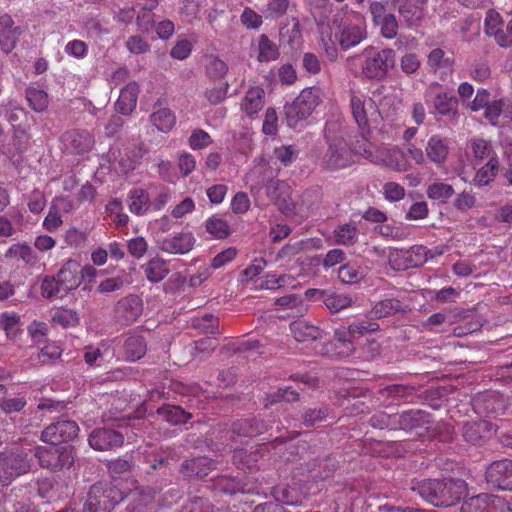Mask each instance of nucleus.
Returning <instances> with one entry per match:
<instances>
[{"label":"nucleus","instance_id":"nucleus-1","mask_svg":"<svg viewBox=\"0 0 512 512\" xmlns=\"http://www.w3.org/2000/svg\"><path fill=\"white\" fill-rule=\"evenodd\" d=\"M412 490L434 506H452L466 495L467 485L462 479H424L416 481Z\"/></svg>","mask_w":512,"mask_h":512},{"label":"nucleus","instance_id":"nucleus-2","mask_svg":"<svg viewBox=\"0 0 512 512\" xmlns=\"http://www.w3.org/2000/svg\"><path fill=\"white\" fill-rule=\"evenodd\" d=\"M334 24L335 38L343 49L358 45L366 36L365 19L358 12H341Z\"/></svg>","mask_w":512,"mask_h":512},{"label":"nucleus","instance_id":"nucleus-3","mask_svg":"<svg viewBox=\"0 0 512 512\" xmlns=\"http://www.w3.org/2000/svg\"><path fill=\"white\" fill-rule=\"evenodd\" d=\"M266 162L261 159L248 175V180L257 179L258 184L266 187V194L268 198L275 203L282 211H290L288 204L290 187L285 181L273 180L274 171H267Z\"/></svg>","mask_w":512,"mask_h":512},{"label":"nucleus","instance_id":"nucleus-4","mask_svg":"<svg viewBox=\"0 0 512 512\" xmlns=\"http://www.w3.org/2000/svg\"><path fill=\"white\" fill-rule=\"evenodd\" d=\"M124 499L123 492L109 482H98L89 489L82 512H112Z\"/></svg>","mask_w":512,"mask_h":512},{"label":"nucleus","instance_id":"nucleus-5","mask_svg":"<svg viewBox=\"0 0 512 512\" xmlns=\"http://www.w3.org/2000/svg\"><path fill=\"white\" fill-rule=\"evenodd\" d=\"M324 93L320 87H307L285 107L289 126L295 127L299 121L307 119L322 103Z\"/></svg>","mask_w":512,"mask_h":512},{"label":"nucleus","instance_id":"nucleus-6","mask_svg":"<svg viewBox=\"0 0 512 512\" xmlns=\"http://www.w3.org/2000/svg\"><path fill=\"white\" fill-rule=\"evenodd\" d=\"M362 73L369 79H382L394 66L395 53L392 49L378 50L368 47L363 51Z\"/></svg>","mask_w":512,"mask_h":512},{"label":"nucleus","instance_id":"nucleus-7","mask_svg":"<svg viewBox=\"0 0 512 512\" xmlns=\"http://www.w3.org/2000/svg\"><path fill=\"white\" fill-rule=\"evenodd\" d=\"M355 162L354 148H349L343 138H335L328 142V148L322 158L325 169L337 171L350 167Z\"/></svg>","mask_w":512,"mask_h":512},{"label":"nucleus","instance_id":"nucleus-8","mask_svg":"<svg viewBox=\"0 0 512 512\" xmlns=\"http://www.w3.org/2000/svg\"><path fill=\"white\" fill-rule=\"evenodd\" d=\"M35 456L41 467L51 471L69 469L75 460L71 446L57 447V445H52L49 448L37 447Z\"/></svg>","mask_w":512,"mask_h":512},{"label":"nucleus","instance_id":"nucleus-9","mask_svg":"<svg viewBox=\"0 0 512 512\" xmlns=\"http://www.w3.org/2000/svg\"><path fill=\"white\" fill-rule=\"evenodd\" d=\"M377 93V91H373L372 97L368 99L358 94H353L350 98L353 118L363 132L369 131L371 123L377 122L378 120V115L374 109Z\"/></svg>","mask_w":512,"mask_h":512},{"label":"nucleus","instance_id":"nucleus-10","mask_svg":"<svg viewBox=\"0 0 512 512\" xmlns=\"http://www.w3.org/2000/svg\"><path fill=\"white\" fill-rule=\"evenodd\" d=\"M427 260L426 248L421 245L409 249H392L388 254V261L395 270H407L418 267Z\"/></svg>","mask_w":512,"mask_h":512},{"label":"nucleus","instance_id":"nucleus-11","mask_svg":"<svg viewBox=\"0 0 512 512\" xmlns=\"http://www.w3.org/2000/svg\"><path fill=\"white\" fill-rule=\"evenodd\" d=\"M78 433L79 426L75 421L61 418L43 430L41 439L43 442L56 446L74 439Z\"/></svg>","mask_w":512,"mask_h":512},{"label":"nucleus","instance_id":"nucleus-12","mask_svg":"<svg viewBox=\"0 0 512 512\" xmlns=\"http://www.w3.org/2000/svg\"><path fill=\"white\" fill-rule=\"evenodd\" d=\"M31 465L24 454L0 456V483L9 485L15 478L27 473Z\"/></svg>","mask_w":512,"mask_h":512},{"label":"nucleus","instance_id":"nucleus-13","mask_svg":"<svg viewBox=\"0 0 512 512\" xmlns=\"http://www.w3.org/2000/svg\"><path fill=\"white\" fill-rule=\"evenodd\" d=\"M485 476L491 487L512 491V460L501 459L492 462L486 469Z\"/></svg>","mask_w":512,"mask_h":512},{"label":"nucleus","instance_id":"nucleus-14","mask_svg":"<svg viewBox=\"0 0 512 512\" xmlns=\"http://www.w3.org/2000/svg\"><path fill=\"white\" fill-rule=\"evenodd\" d=\"M195 242L196 239L191 232H180L157 239L156 246L162 252L183 255L193 249Z\"/></svg>","mask_w":512,"mask_h":512},{"label":"nucleus","instance_id":"nucleus-15","mask_svg":"<svg viewBox=\"0 0 512 512\" xmlns=\"http://www.w3.org/2000/svg\"><path fill=\"white\" fill-rule=\"evenodd\" d=\"M505 502L498 496L478 494L463 502L460 512H503Z\"/></svg>","mask_w":512,"mask_h":512},{"label":"nucleus","instance_id":"nucleus-16","mask_svg":"<svg viewBox=\"0 0 512 512\" xmlns=\"http://www.w3.org/2000/svg\"><path fill=\"white\" fill-rule=\"evenodd\" d=\"M61 141L66 151L72 154L89 152L94 145L93 136L86 130L72 129L66 131Z\"/></svg>","mask_w":512,"mask_h":512},{"label":"nucleus","instance_id":"nucleus-17","mask_svg":"<svg viewBox=\"0 0 512 512\" xmlns=\"http://www.w3.org/2000/svg\"><path fill=\"white\" fill-rule=\"evenodd\" d=\"M89 445L92 449L106 451L122 446L124 436L115 430L108 428H98L91 432L88 437Z\"/></svg>","mask_w":512,"mask_h":512},{"label":"nucleus","instance_id":"nucleus-18","mask_svg":"<svg viewBox=\"0 0 512 512\" xmlns=\"http://www.w3.org/2000/svg\"><path fill=\"white\" fill-rule=\"evenodd\" d=\"M449 152V139L440 134L430 136L425 144L426 160L433 163L436 167L444 166Z\"/></svg>","mask_w":512,"mask_h":512},{"label":"nucleus","instance_id":"nucleus-19","mask_svg":"<svg viewBox=\"0 0 512 512\" xmlns=\"http://www.w3.org/2000/svg\"><path fill=\"white\" fill-rule=\"evenodd\" d=\"M126 512H153L155 491L148 487L136 488L126 495Z\"/></svg>","mask_w":512,"mask_h":512},{"label":"nucleus","instance_id":"nucleus-20","mask_svg":"<svg viewBox=\"0 0 512 512\" xmlns=\"http://www.w3.org/2000/svg\"><path fill=\"white\" fill-rule=\"evenodd\" d=\"M216 468V464L208 457L201 456L184 460L180 472L187 478H204Z\"/></svg>","mask_w":512,"mask_h":512},{"label":"nucleus","instance_id":"nucleus-21","mask_svg":"<svg viewBox=\"0 0 512 512\" xmlns=\"http://www.w3.org/2000/svg\"><path fill=\"white\" fill-rule=\"evenodd\" d=\"M431 113L457 120L460 116L458 100L446 92L438 93L432 102Z\"/></svg>","mask_w":512,"mask_h":512},{"label":"nucleus","instance_id":"nucleus-22","mask_svg":"<svg viewBox=\"0 0 512 512\" xmlns=\"http://www.w3.org/2000/svg\"><path fill=\"white\" fill-rule=\"evenodd\" d=\"M379 165L396 172H406L411 168L410 162L405 159L404 150L398 146L384 145Z\"/></svg>","mask_w":512,"mask_h":512},{"label":"nucleus","instance_id":"nucleus-23","mask_svg":"<svg viewBox=\"0 0 512 512\" xmlns=\"http://www.w3.org/2000/svg\"><path fill=\"white\" fill-rule=\"evenodd\" d=\"M397 429L411 431L418 428H428L431 423L430 415L423 410H408L397 413Z\"/></svg>","mask_w":512,"mask_h":512},{"label":"nucleus","instance_id":"nucleus-24","mask_svg":"<svg viewBox=\"0 0 512 512\" xmlns=\"http://www.w3.org/2000/svg\"><path fill=\"white\" fill-rule=\"evenodd\" d=\"M21 35V29L14 26L11 16L5 14L0 17V47L8 54L14 48Z\"/></svg>","mask_w":512,"mask_h":512},{"label":"nucleus","instance_id":"nucleus-25","mask_svg":"<svg viewBox=\"0 0 512 512\" xmlns=\"http://www.w3.org/2000/svg\"><path fill=\"white\" fill-rule=\"evenodd\" d=\"M81 265L75 260L66 261L56 274L61 288L68 294L80 286Z\"/></svg>","mask_w":512,"mask_h":512},{"label":"nucleus","instance_id":"nucleus-26","mask_svg":"<svg viewBox=\"0 0 512 512\" xmlns=\"http://www.w3.org/2000/svg\"><path fill=\"white\" fill-rule=\"evenodd\" d=\"M142 313V304L139 297L129 295L121 299L116 306V314L125 323H132Z\"/></svg>","mask_w":512,"mask_h":512},{"label":"nucleus","instance_id":"nucleus-27","mask_svg":"<svg viewBox=\"0 0 512 512\" xmlns=\"http://www.w3.org/2000/svg\"><path fill=\"white\" fill-rule=\"evenodd\" d=\"M398 12L402 19L408 24H416L423 15L424 7L428 0H396Z\"/></svg>","mask_w":512,"mask_h":512},{"label":"nucleus","instance_id":"nucleus-28","mask_svg":"<svg viewBox=\"0 0 512 512\" xmlns=\"http://www.w3.org/2000/svg\"><path fill=\"white\" fill-rule=\"evenodd\" d=\"M290 330L294 339L298 342H308L323 338L324 330L309 324L305 320H297L290 324Z\"/></svg>","mask_w":512,"mask_h":512},{"label":"nucleus","instance_id":"nucleus-29","mask_svg":"<svg viewBox=\"0 0 512 512\" xmlns=\"http://www.w3.org/2000/svg\"><path fill=\"white\" fill-rule=\"evenodd\" d=\"M129 211L136 216L145 215L151 206L149 193L143 188H133L127 194Z\"/></svg>","mask_w":512,"mask_h":512},{"label":"nucleus","instance_id":"nucleus-30","mask_svg":"<svg viewBox=\"0 0 512 512\" xmlns=\"http://www.w3.org/2000/svg\"><path fill=\"white\" fill-rule=\"evenodd\" d=\"M139 86L136 82L128 83L121 89L119 98L115 104L116 109L123 115L130 114L137 105Z\"/></svg>","mask_w":512,"mask_h":512},{"label":"nucleus","instance_id":"nucleus-31","mask_svg":"<svg viewBox=\"0 0 512 512\" xmlns=\"http://www.w3.org/2000/svg\"><path fill=\"white\" fill-rule=\"evenodd\" d=\"M264 90L260 87H251L245 93L241 102V110L248 117H253L264 106Z\"/></svg>","mask_w":512,"mask_h":512},{"label":"nucleus","instance_id":"nucleus-32","mask_svg":"<svg viewBox=\"0 0 512 512\" xmlns=\"http://www.w3.org/2000/svg\"><path fill=\"white\" fill-rule=\"evenodd\" d=\"M146 342L140 335L128 336L122 345L123 357L130 362L139 360L146 353Z\"/></svg>","mask_w":512,"mask_h":512},{"label":"nucleus","instance_id":"nucleus-33","mask_svg":"<svg viewBox=\"0 0 512 512\" xmlns=\"http://www.w3.org/2000/svg\"><path fill=\"white\" fill-rule=\"evenodd\" d=\"M142 269L148 281L157 283L169 274L168 262L161 257H154L146 262Z\"/></svg>","mask_w":512,"mask_h":512},{"label":"nucleus","instance_id":"nucleus-34","mask_svg":"<svg viewBox=\"0 0 512 512\" xmlns=\"http://www.w3.org/2000/svg\"><path fill=\"white\" fill-rule=\"evenodd\" d=\"M499 170V159L492 158L490 161L480 167L473 177L471 184L476 187H484L494 181Z\"/></svg>","mask_w":512,"mask_h":512},{"label":"nucleus","instance_id":"nucleus-35","mask_svg":"<svg viewBox=\"0 0 512 512\" xmlns=\"http://www.w3.org/2000/svg\"><path fill=\"white\" fill-rule=\"evenodd\" d=\"M377 91V110L376 113L378 118H385L391 116L397 109L399 101L393 93H384L385 88L381 87L376 89Z\"/></svg>","mask_w":512,"mask_h":512},{"label":"nucleus","instance_id":"nucleus-36","mask_svg":"<svg viewBox=\"0 0 512 512\" xmlns=\"http://www.w3.org/2000/svg\"><path fill=\"white\" fill-rule=\"evenodd\" d=\"M150 122L158 131L168 133L176 124V116L169 108L160 107L150 115Z\"/></svg>","mask_w":512,"mask_h":512},{"label":"nucleus","instance_id":"nucleus-37","mask_svg":"<svg viewBox=\"0 0 512 512\" xmlns=\"http://www.w3.org/2000/svg\"><path fill=\"white\" fill-rule=\"evenodd\" d=\"M384 144H373L363 138L354 145L355 156H362L372 164L379 165Z\"/></svg>","mask_w":512,"mask_h":512},{"label":"nucleus","instance_id":"nucleus-38","mask_svg":"<svg viewBox=\"0 0 512 512\" xmlns=\"http://www.w3.org/2000/svg\"><path fill=\"white\" fill-rule=\"evenodd\" d=\"M255 50L259 62H270L279 57L278 46L265 34H261L258 37Z\"/></svg>","mask_w":512,"mask_h":512},{"label":"nucleus","instance_id":"nucleus-39","mask_svg":"<svg viewBox=\"0 0 512 512\" xmlns=\"http://www.w3.org/2000/svg\"><path fill=\"white\" fill-rule=\"evenodd\" d=\"M261 455L260 449L254 446H251L249 451L245 448L236 449L233 453V463L241 469H253Z\"/></svg>","mask_w":512,"mask_h":512},{"label":"nucleus","instance_id":"nucleus-40","mask_svg":"<svg viewBox=\"0 0 512 512\" xmlns=\"http://www.w3.org/2000/svg\"><path fill=\"white\" fill-rule=\"evenodd\" d=\"M6 258L21 260L25 264L35 265L39 261V257L37 253L32 249V247L26 244H13L11 245L5 254Z\"/></svg>","mask_w":512,"mask_h":512},{"label":"nucleus","instance_id":"nucleus-41","mask_svg":"<svg viewBox=\"0 0 512 512\" xmlns=\"http://www.w3.org/2000/svg\"><path fill=\"white\" fill-rule=\"evenodd\" d=\"M157 414L172 425L185 424L191 417V415L181 407L174 405H164L158 408Z\"/></svg>","mask_w":512,"mask_h":512},{"label":"nucleus","instance_id":"nucleus-42","mask_svg":"<svg viewBox=\"0 0 512 512\" xmlns=\"http://www.w3.org/2000/svg\"><path fill=\"white\" fill-rule=\"evenodd\" d=\"M353 303V299L350 297V295L345 293H337L331 289H328V293L324 301L325 307L331 313H338L341 310L347 309L351 307Z\"/></svg>","mask_w":512,"mask_h":512},{"label":"nucleus","instance_id":"nucleus-43","mask_svg":"<svg viewBox=\"0 0 512 512\" xmlns=\"http://www.w3.org/2000/svg\"><path fill=\"white\" fill-rule=\"evenodd\" d=\"M454 193L452 185L441 181L429 184L426 189V195L429 199L442 204L447 203Z\"/></svg>","mask_w":512,"mask_h":512},{"label":"nucleus","instance_id":"nucleus-44","mask_svg":"<svg viewBox=\"0 0 512 512\" xmlns=\"http://www.w3.org/2000/svg\"><path fill=\"white\" fill-rule=\"evenodd\" d=\"M26 100L35 112H43L48 108L49 96L46 91L30 86L25 91Z\"/></svg>","mask_w":512,"mask_h":512},{"label":"nucleus","instance_id":"nucleus-45","mask_svg":"<svg viewBox=\"0 0 512 512\" xmlns=\"http://www.w3.org/2000/svg\"><path fill=\"white\" fill-rule=\"evenodd\" d=\"M365 277L364 270L356 263L343 264L338 269V278L341 283L353 285L361 282Z\"/></svg>","mask_w":512,"mask_h":512},{"label":"nucleus","instance_id":"nucleus-46","mask_svg":"<svg viewBox=\"0 0 512 512\" xmlns=\"http://www.w3.org/2000/svg\"><path fill=\"white\" fill-rule=\"evenodd\" d=\"M335 243L344 246H350L356 243L358 239V229L354 224L345 223L334 230Z\"/></svg>","mask_w":512,"mask_h":512},{"label":"nucleus","instance_id":"nucleus-47","mask_svg":"<svg viewBox=\"0 0 512 512\" xmlns=\"http://www.w3.org/2000/svg\"><path fill=\"white\" fill-rule=\"evenodd\" d=\"M470 147L475 159L479 161H490L492 158H498L493 150L491 143L482 138H473L470 141Z\"/></svg>","mask_w":512,"mask_h":512},{"label":"nucleus","instance_id":"nucleus-48","mask_svg":"<svg viewBox=\"0 0 512 512\" xmlns=\"http://www.w3.org/2000/svg\"><path fill=\"white\" fill-rule=\"evenodd\" d=\"M400 311H404V309L398 299L386 298L376 303L371 313L377 318H383Z\"/></svg>","mask_w":512,"mask_h":512},{"label":"nucleus","instance_id":"nucleus-49","mask_svg":"<svg viewBox=\"0 0 512 512\" xmlns=\"http://www.w3.org/2000/svg\"><path fill=\"white\" fill-rule=\"evenodd\" d=\"M267 430V426L259 420H241L234 424L233 431L238 435L255 436Z\"/></svg>","mask_w":512,"mask_h":512},{"label":"nucleus","instance_id":"nucleus-50","mask_svg":"<svg viewBox=\"0 0 512 512\" xmlns=\"http://www.w3.org/2000/svg\"><path fill=\"white\" fill-rule=\"evenodd\" d=\"M488 424L485 421L467 422L463 426V437L472 444L478 443L484 437Z\"/></svg>","mask_w":512,"mask_h":512},{"label":"nucleus","instance_id":"nucleus-51","mask_svg":"<svg viewBox=\"0 0 512 512\" xmlns=\"http://www.w3.org/2000/svg\"><path fill=\"white\" fill-rule=\"evenodd\" d=\"M41 295L46 299L63 297L67 293L61 288L57 276H45L41 283Z\"/></svg>","mask_w":512,"mask_h":512},{"label":"nucleus","instance_id":"nucleus-52","mask_svg":"<svg viewBox=\"0 0 512 512\" xmlns=\"http://www.w3.org/2000/svg\"><path fill=\"white\" fill-rule=\"evenodd\" d=\"M206 231L211 234L214 238L222 239L230 234L228 223L217 216L208 218L205 221Z\"/></svg>","mask_w":512,"mask_h":512},{"label":"nucleus","instance_id":"nucleus-53","mask_svg":"<svg viewBox=\"0 0 512 512\" xmlns=\"http://www.w3.org/2000/svg\"><path fill=\"white\" fill-rule=\"evenodd\" d=\"M289 5L290 0H269L261 12L266 19L275 20L287 12Z\"/></svg>","mask_w":512,"mask_h":512},{"label":"nucleus","instance_id":"nucleus-54","mask_svg":"<svg viewBox=\"0 0 512 512\" xmlns=\"http://www.w3.org/2000/svg\"><path fill=\"white\" fill-rule=\"evenodd\" d=\"M129 283L130 280L128 279V275H118L116 277L106 278L102 280L97 286V291L102 294L112 293L122 289L125 285Z\"/></svg>","mask_w":512,"mask_h":512},{"label":"nucleus","instance_id":"nucleus-55","mask_svg":"<svg viewBox=\"0 0 512 512\" xmlns=\"http://www.w3.org/2000/svg\"><path fill=\"white\" fill-rule=\"evenodd\" d=\"M219 320L212 314H204L192 319V326L204 333L214 334L218 331Z\"/></svg>","mask_w":512,"mask_h":512},{"label":"nucleus","instance_id":"nucleus-56","mask_svg":"<svg viewBox=\"0 0 512 512\" xmlns=\"http://www.w3.org/2000/svg\"><path fill=\"white\" fill-rule=\"evenodd\" d=\"M397 419V413L388 414L384 411H380L371 416L369 423L374 428L397 430Z\"/></svg>","mask_w":512,"mask_h":512},{"label":"nucleus","instance_id":"nucleus-57","mask_svg":"<svg viewBox=\"0 0 512 512\" xmlns=\"http://www.w3.org/2000/svg\"><path fill=\"white\" fill-rule=\"evenodd\" d=\"M275 304L284 309H290L294 311L295 314H303L306 311L302 297L296 294H288L279 297L275 300Z\"/></svg>","mask_w":512,"mask_h":512},{"label":"nucleus","instance_id":"nucleus-58","mask_svg":"<svg viewBox=\"0 0 512 512\" xmlns=\"http://www.w3.org/2000/svg\"><path fill=\"white\" fill-rule=\"evenodd\" d=\"M477 204V198L472 191H462L458 193L454 199L453 206L461 213L474 208Z\"/></svg>","mask_w":512,"mask_h":512},{"label":"nucleus","instance_id":"nucleus-59","mask_svg":"<svg viewBox=\"0 0 512 512\" xmlns=\"http://www.w3.org/2000/svg\"><path fill=\"white\" fill-rule=\"evenodd\" d=\"M213 142L211 136L203 129H195L188 138V144L193 150L207 148Z\"/></svg>","mask_w":512,"mask_h":512},{"label":"nucleus","instance_id":"nucleus-60","mask_svg":"<svg viewBox=\"0 0 512 512\" xmlns=\"http://www.w3.org/2000/svg\"><path fill=\"white\" fill-rule=\"evenodd\" d=\"M470 77L478 82H484L490 78L491 70L485 60H475L469 69Z\"/></svg>","mask_w":512,"mask_h":512},{"label":"nucleus","instance_id":"nucleus-61","mask_svg":"<svg viewBox=\"0 0 512 512\" xmlns=\"http://www.w3.org/2000/svg\"><path fill=\"white\" fill-rule=\"evenodd\" d=\"M298 152V149L294 145H282L274 149V156L284 166H288L296 159Z\"/></svg>","mask_w":512,"mask_h":512},{"label":"nucleus","instance_id":"nucleus-62","mask_svg":"<svg viewBox=\"0 0 512 512\" xmlns=\"http://www.w3.org/2000/svg\"><path fill=\"white\" fill-rule=\"evenodd\" d=\"M127 250L135 259H141L148 250V243L143 236H137L128 240Z\"/></svg>","mask_w":512,"mask_h":512},{"label":"nucleus","instance_id":"nucleus-63","mask_svg":"<svg viewBox=\"0 0 512 512\" xmlns=\"http://www.w3.org/2000/svg\"><path fill=\"white\" fill-rule=\"evenodd\" d=\"M195 208V201L191 197H186L171 207L170 214L175 219H182L188 214H191Z\"/></svg>","mask_w":512,"mask_h":512},{"label":"nucleus","instance_id":"nucleus-64","mask_svg":"<svg viewBox=\"0 0 512 512\" xmlns=\"http://www.w3.org/2000/svg\"><path fill=\"white\" fill-rule=\"evenodd\" d=\"M181 512H214V509L208 500L194 497L184 505Z\"/></svg>","mask_w":512,"mask_h":512}]
</instances>
